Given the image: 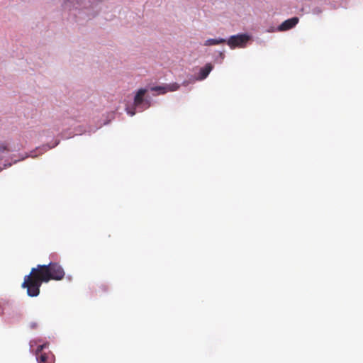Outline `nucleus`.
<instances>
[{
	"label": "nucleus",
	"mask_w": 363,
	"mask_h": 363,
	"mask_svg": "<svg viewBox=\"0 0 363 363\" xmlns=\"http://www.w3.org/2000/svg\"><path fill=\"white\" fill-rule=\"evenodd\" d=\"M65 272L57 262H50L48 264H38L31 269L28 275L24 277L21 287L27 289V294L30 297L38 296L43 283L50 280L60 281L64 279Z\"/></svg>",
	"instance_id": "nucleus-1"
},
{
	"label": "nucleus",
	"mask_w": 363,
	"mask_h": 363,
	"mask_svg": "<svg viewBox=\"0 0 363 363\" xmlns=\"http://www.w3.org/2000/svg\"><path fill=\"white\" fill-rule=\"evenodd\" d=\"M213 66L211 63H207L203 67L200 69L199 75L197 78L198 80L205 79L209 73L213 69Z\"/></svg>",
	"instance_id": "nucleus-5"
},
{
	"label": "nucleus",
	"mask_w": 363,
	"mask_h": 363,
	"mask_svg": "<svg viewBox=\"0 0 363 363\" xmlns=\"http://www.w3.org/2000/svg\"><path fill=\"white\" fill-rule=\"evenodd\" d=\"M152 91H160L161 93L164 94L166 92L165 88L162 86H154L151 89Z\"/></svg>",
	"instance_id": "nucleus-10"
},
{
	"label": "nucleus",
	"mask_w": 363,
	"mask_h": 363,
	"mask_svg": "<svg viewBox=\"0 0 363 363\" xmlns=\"http://www.w3.org/2000/svg\"><path fill=\"white\" fill-rule=\"evenodd\" d=\"M298 22L297 17H293L291 18L284 21L279 26L278 30L280 31H284L294 28Z\"/></svg>",
	"instance_id": "nucleus-4"
},
{
	"label": "nucleus",
	"mask_w": 363,
	"mask_h": 363,
	"mask_svg": "<svg viewBox=\"0 0 363 363\" xmlns=\"http://www.w3.org/2000/svg\"><path fill=\"white\" fill-rule=\"evenodd\" d=\"M249 40L250 36L247 34H238L230 36L226 43L231 49H234L237 47L245 48Z\"/></svg>",
	"instance_id": "nucleus-2"
},
{
	"label": "nucleus",
	"mask_w": 363,
	"mask_h": 363,
	"mask_svg": "<svg viewBox=\"0 0 363 363\" xmlns=\"http://www.w3.org/2000/svg\"><path fill=\"white\" fill-rule=\"evenodd\" d=\"M128 113L129 115H130L131 116H133V115H135V111H128Z\"/></svg>",
	"instance_id": "nucleus-12"
},
{
	"label": "nucleus",
	"mask_w": 363,
	"mask_h": 363,
	"mask_svg": "<svg viewBox=\"0 0 363 363\" xmlns=\"http://www.w3.org/2000/svg\"><path fill=\"white\" fill-rule=\"evenodd\" d=\"M38 327V324L36 323H30V328L33 329H35Z\"/></svg>",
	"instance_id": "nucleus-11"
},
{
	"label": "nucleus",
	"mask_w": 363,
	"mask_h": 363,
	"mask_svg": "<svg viewBox=\"0 0 363 363\" xmlns=\"http://www.w3.org/2000/svg\"><path fill=\"white\" fill-rule=\"evenodd\" d=\"M47 347H48V344H43V345H38L37 347V349H36V351H35L36 356H38L40 354H41L42 351L43 350V349Z\"/></svg>",
	"instance_id": "nucleus-9"
},
{
	"label": "nucleus",
	"mask_w": 363,
	"mask_h": 363,
	"mask_svg": "<svg viewBox=\"0 0 363 363\" xmlns=\"http://www.w3.org/2000/svg\"><path fill=\"white\" fill-rule=\"evenodd\" d=\"M147 92L145 89H140L134 97V106L135 108H140L143 110L147 109L150 106V101L149 99H145V95Z\"/></svg>",
	"instance_id": "nucleus-3"
},
{
	"label": "nucleus",
	"mask_w": 363,
	"mask_h": 363,
	"mask_svg": "<svg viewBox=\"0 0 363 363\" xmlns=\"http://www.w3.org/2000/svg\"><path fill=\"white\" fill-rule=\"evenodd\" d=\"M220 56H221V57H222V58H223V57H224V54H223V52H220Z\"/></svg>",
	"instance_id": "nucleus-13"
},
{
	"label": "nucleus",
	"mask_w": 363,
	"mask_h": 363,
	"mask_svg": "<svg viewBox=\"0 0 363 363\" xmlns=\"http://www.w3.org/2000/svg\"><path fill=\"white\" fill-rule=\"evenodd\" d=\"M37 360L38 363H53V357L49 356L46 353H41L37 356Z\"/></svg>",
	"instance_id": "nucleus-6"
},
{
	"label": "nucleus",
	"mask_w": 363,
	"mask_h": 363,
	"mask_svg": "<svg viewBox=\"0 0 363 363\" xmlns=\"http://www.w3.org/2000/svg\"><path fill=\"white\" fill-rule=\"evenodd\" d=\"M11 150L6 142L0 143V152H9Z\"/></svg>",
	"instance_id": "nucleus-8"
},
{
	"label": "nucleus",
	"mask_w": 363,
	"mask_h": 363,
	"mask_svg": "<svg viewBox=\"0 0 363 363\" xmlns=\"http://www.w3.org/2000/svg\"><path fill=\"white\" fill-rule=\"evenodd\" d=\"M68 4H69V2H65V6H68Z\"/></svg>",
	"instance_id": "nucleus-14"
},
{
	"label": "nucleus",
	"mask_w": 363,
	"mask_h": 363,
	"mask_svg": "<svg viewBox=\"0 0 363 363\" xmlns=\"http://www.w3.org/2000/svg\"><path fill=\"white\" fill-rule=\"evenodd\" d=\"M226 43V40L224 38H218V39H208L205 41L204 45L206 46H211V45H216L219 44H223Z\"/></svg>",
	"instance_id": "nucleus-7"
}]
</instances>
